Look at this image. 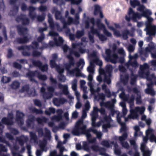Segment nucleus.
Here are the masks:
<instances>
[{
    "instance_id": "26",
    "label": "nucleus",
    "mask_w": 156,
    "mask_h": 156,
    "mask_svg": "<svg viewBox=\"0 0 156 156\" xmlns=\"http://www.w3.org/2000/svg\"><path fill=\"white\" fill-rule=\"evenodd\" d=\"M145 93L148 94H150L152 96H154L156 93L154 89L147 88L144 90Z\"/></svg>"
},
{
    "instance_id": "15",
    "label": "nucleus",
    "mask_w": 156,
    "mask_h": 156,
    "mask_svg": "<svg viewBox=\"0 0 156 156\" xmlns=\"http://www.w3.org/2000/svg\"><path fill=\"white\" fill-rule=\"evenodd\" d=\"M48 21L49 24L50 26L51 29L53 28L55 26L56 28L58 31H61V30L59 29V26L58 23H56L54 24L53 23V21L51 15L50 14L48 15Z\"/></svg>"
},
{
    "instance_id": "51",
    "label": "nucleus",
    "mask_w": 156,
    "mask_h": 156,
    "mask_svg": "<svg viewBox=\"0 0 156 156\" xmlns=\"http://www.w3.org/2000/svg\"><path fill=\"white\" fill-rule=\"evenodd\" d=\"M32 45L33 46H30L28 48V49L30 50L31 49H33L34 48H37L38 47V44L36 42H33L32 44Z\"/></svg>"
},
{
    "instance_id": "4",
    "label": "nucleus",
    "mask_w": 156,
    "mask_h": 156,
    "mask_svg": "<svg viewBox=\"0 0 156 156\" xmlns=\"http://www.w3.org/2000/svg\"><path fill=\"white\" fill-rule=\"evenodd\" d=\"M117 47L115 44H113L110 46V49H107L105 50V53L107 55V60L113 63H115L118 61L121 63L123 62L124 61L123 58L120 59L117 55L115 53Z\"/></svg>"
},
{
    "instance_id": "38",
    "label": "nucleus",
    "mask_w": 156,
    "mask_h": 156,
    "mask_svg": "<svg viewBox=\"0 0 156 156\" xmlns=\"http://www.w3.org/2000/svg\"><path fill=\"white\" fill-rule=\"evenodd\" d=\"M134 99L135 96L133 94H132L130 97L127 98V100L129 103L133 104Z\"/></svg>"
},
{
    "instance_id": "48",
    "label": "nucleus",
    "mask_w": 156,
    "mask_h": 156,
    "mask_svg": "<svg viewBox=\"0 0 156 156\" xmlns=\"http://www.w3.org/2000/svg\"><path fill=\"white\" fill-rule=\"evenodd\" d=\"M121 144L122 147L126 149H128L129 147V145L127 142H122L121 143Z\"/></svg>"
},
{
    "instance_id": "62",
    "label": "nucleus",
    "mask_w": 156,
    "mask_h": 156,
    "mask_svg": "<svg viewBox=\"0 0 156 156\" xmlns=\"http://www.w3.org/2000/svg\"><path fill=\"white\" fill-rule=\"evenodd\" d=\"M42 150L37 149L36 152V156H41L42 155L43 151Z\"/></svg>"
},
{
    "instance_id": "44",
    "label": "nucleus",
    "mask_w": 156,
    "mask_h": 156,
    "mask_svg": "<svg viewBox=\"0 0 156 156\" xmlns=\"http://www.w3.org/2000/svg\"><path fill=\"white\" fill-rule=\"evenodd\" d=\"M67 1H70L72 4H78L82 2V0H65Z\"/></svg>"
},
{
    "instance_id": "63",
    "label": "nucleus",
    "mask_w": 156,
    "mask_h": 156,
    "mask_svg": "<svg viewBox=\"0 0 156 156\" xmlns=\"http://www.w3.org/2000/svg\"><path fill=\"white\" fill-rule=\"evenodd\" d=\"M5 135L6 137L9 140H13L14 139L13 136L9 133H6Z\"/></svg>"
},
{
    "instance_id": "1",
    "label": "nucleus",
    "mask_w": 156,
    "mask_h": 156,
    "mask_svg": "<svg viewBox=\"0 0 156 156\" xmlns=\"http://www.w3.org/2000/svg\"><path fill=\"white\" fill-rule=\"evenodd\" d=\"M81 41L82 43L81 45L73 43L72 49L69 48L66 44L63 45L62 47L64 52L66 53L67 51L69 52V54L67 55V58L69 60V64L65 65L64 66L66 69L67 70V74L69 77H85V75L80 72L78 68L81 66V68H83L85 64V62L84 60L83 59H80L79 61L77 63V67L71 70H69L70 68L73 66L74 65L73 55H74L76 57H79L80 55L79 52L74 51V49L77 48L78 46H82L83 44L85 45V44L87 41L86 38L85 37L83 38Z\"/></svg>"
},
{
    "instance_id": "5",
    "label": "nucleus",
    "mask_w": 156,
    "mask_h": 156,
    "mask_svg": "<svg viewBox=\"0 0 156 156\" xmlns=\"http://www.w3.org/2000/svg\"><path fill=\"white\" fill-rule=\"evenodd\" d=\"M52 12H55V17L56 19H60L61 21L63 23V27L64 28L66 27L67 26H69L72 24H78L79 23V15L78 14H76L75 16V19L70 17H68L67 21H65L64 19L62 17L61 15L60 12L57 11L56 8H54L52 10Z\"/></svg>"
},
{
    "instance_id": "22",
    "label": "nucleus",
    "mask_w": 156,
    "mask_h": 156,
    "mask_svg": "<svg viewBox=\"0 0 156 156\" xmlns=\"http://www.w3.org/2000/svg\"><path fill=\"white\" fill-rule=\"evenodd\" d=\"M29 74L27 75V77H38V78H46L45 76L41 75L37 71H36L34 72H30Z\"/></svg>"
},
{
    "instance_id": "45",
    "label": "nucleus",
    "mask_w": 156,
    "mask_h": 156,
    "mask_svg": "<svg viewBox=\"0 0 156 156\" xmlns=\"http://www.w3.org/2000/svg\"><path fill=\"white\" fill-rule=\"evenodd\" d=\"M100 147L98 146L95 145H92L91 146V149L92 150L94 151L97 152L99 151Z\"/></svg>"
},
{
    "instance_id": "13",
    "label": "nucleus",
    "mask_w": 156,
    "mask_h": 156,
    "mask_svg": "<svg viewBox=\"0 0 156 156\" xmlns=\"http://www.w3.org/2000/svg\"><path fill=\"white\" fill-rule=\"evenodd\" d=\"M24 116V114L21 112L19 111H17L16 114V121L19 124L23 125V118Z\"/></svg>"
},
{
    "instance_id": "14",
    "label": "nucleus",
    "mask_w": 156,
    "mask_h": 156,
    "mask_svg": "<svg viewBox=\"0 0 156 156\" xmlns=\"http://www.w3.org/2000/svg\"><path fill=\"white\" fill-rule=\"evenodd\" d=\"M97 24L99 29L103 30V32L108 37H111L112 36V34L106 29L105 25L101 23L99 20H97Z\"/></svg>"
},
{
    "instance_id": "43",
    "label": "nucleus",
    "mask_w": 156,
    "mask_h": 156,
    "mask_svg": "<svg viewBox=\"0 0 156 156\" xmlns=\"http://www.w3.org/2000/svg\"><path fill=\"white\" fill-rule=\"evenodd\" d=\"M149 140L151 142H155L156 143V136L154 134H152L150 135Z\"/></svg>"
},
{
    "instance_id": "37",
    "label": "nucleus",
    "mask_w": 156,
    "mask_h": 156,
    "mask_svg": "<svg viewBox=\"0 0 156 156\" xmlns=\"http://www.w3.org/2000/svg\"><path fill=\"white\" fill-rule=\"evenodd\" d=\"M33 101L34 105L36 106L40 107L42 106V104L41 102L38 99H36L34 100Z\"/></svg>"
},
{
    "instance_id": "12",
    "label": "nucleus",
    "mask_w": 156,
    "mask_h": 156,
    "mask_svg": "<svg viewBox=\"0 0 156 156\" xmlns=\"http://www.w3.org/2000/svg\"><path fill=\"white\" fill-rule=\"evenodd\" d=\"M138 57L137 54H135L133 56H132L129 54V60L128 64V66H129L130 65L134 67L138 66L137 63L135 59Z\"/></svg>"
},
{
    "instance_id": "18",
    "label": "nucleus",
    "mask_w": 156,
    "mask_h": 156,
    "mask_svg": "<svg viewBox=\"0 0 156 156\" xmlns=\"http://www.w3.org/2000/svg\"><path fill=\"white\" fill-rule=\"evenodd\" d=\"M90 132L88 130L86 132L85 135H86L87 140L89 143L93 144L95 143L96 142V138L94 137L91 138L92 135L90 133Z\"/></svg>"
},
{
    "instance_id": "41",
    "label": "nucleus",
    "mask_w": 156,
    "mask_h": 156,
    "mask_svg": "<svg viewBox=\"0 0 156 156\" xmlns=\"http://www.w3.org/2000/svg\"><path fill=\"white\" fill-rule=\"evenodd\" d=\"M62 92L63 93L66 95H67L69 94V92L68 90V86L66 85H65V87L62 89Z\"/></svg>"
},
{
    "instance_id": "30",
    "label": "nucleus",
    "mask_w": 156,
    "mask_h": 156,
    "mask_svg": "<svg viewBox=\"0 0 156 156\" xmlns=\"http://www.w3.org/2000/svg\"><path fill=\"white\" fill-rule=\"evenodd\" d=\"M128 137V134L126 132H124L121 136L119 137V140L121 143L124 142V141Z\"/></svg>"
},
{
    "instance_id": "60",
    "label": "nucleus",
    "mask_w": 156,
    "mask_h": 156,
    "mask_svg": "<svg viewBox=\"0 0 156 156\" xmlns=\"http://www.w3.org/2000/svg\"><path fill=\"white\" fill-rule=\"evenodd\" d=\"M47 90L48 92L53 94V92L54 91L55 89L53 87L50 86L48 87Z\"/></svg>"
},
{
    "instance_id": "20",
    "label": "nucleus",
    "mask_w": 156,
    "mask_h": 156,
    "mask_svg": "<svg viewBox=\"0 0 156 156\" xmlns=\"http://www.w3.org/2000/svg\"><path fill=\"white\" fill-rule=\"evenodd\" d=\"M1 122L2 124L8 126L12 125L14 122L13 120H11L6 117H3L1 119Z\"/></svg>"
},
{
    "instance_id": "56",
    "label": "nucleus",
    "mask_w": 156,
    "mask_h": 156,
    "mask_svg": "<svg viewBox=\"0 0 156 156\" xmlns=\"http://www.w3.org/2000/svg\"><path fill=\"white\" fill-rule=\"evenodd\" d=\"M105 21L106 24H107L108 27V28L110 30H112L113 31V32L115 31V28L112 26H110L109 25V23L107 21V20L106 19H105Z\"/></svg>"
},
{
    "instance_id": "7",
    "label": "nucleus",
    "mask_w": 156,
    "mask_h": 156,
    "mask_svg": "<svg viewBox=\"0 0 156 156\" xmlns=\"http://www.w3.org/2000/svg\"><path fill=\"white\" fill-rule=\"evenodd\" d=\"M146 27L144 30L147 31V34H148L149 36L146 39L147 42H150L152 39V37L151 35H154L156 33V27L150 23H146Z\"/></svg>"
},
{
    "instance_id": "42",
    "label": "nucleus",
    "mask_w": 156,
    "mask_h": 156,
    "mask_svg": "<svg viewBox=\"0 0 156 156\" xmlns=\"http://www.w3.org/2000/svg\"><path fill=\"white\" fill-rule=\"evenodd\" d=\"M90 108V103L89 101H87L84 105V109L83 110H85L86 111H88Z\"/></svg>"
},
{
    "instance_id": "24",
    "label": "nucleus",
    "mask_w": 156,
    "mask_h": 156,
    "mask_svg": "<svg viewBox=\"0 0 156 156\" xmlns=\"http://www.w3.org/2000/svg\"><path fill=\"white\" fill-rule=\"evenodd\" d=\"M94 14L95 15H96L98 13H100V17L101 18H103V16L101 12V8L100 6L98 5H94Z\"/></svg>"
},
{
    "instance_id": "8",
    "label": "nucleus",
    "mask_w": 156,
    "mask_h": 156,
    "mask_svg": "<svg viewBox=\"0 0 156 156\" xmlns=\"http://www.w3.org/2000/svg\"><path fill=\"white\" fill-rule=\"evenodd\" d=\"M49 35L52 37L54 41V43H53L51 41H50L49 44L51 46H59L60 45V44L63 43V39L60 37H58V41H57V38L58 37V34L56 32H54L53 31H51L49 32Z\"/></svg>"
},
{
    "instance_id": "19",
    "label": "nucleus",
    "mask_w": 156,
    "mask_h": 156,
    "mask_svg": "<svg viewBox=\"0 0 156 156\" xmlns=\"http://www.w3.org/2000/svg\"><path fill=\"white\" fill-rule=\"evenodd\" d=\"M57 115H54L52 117V119L58 121L61 120L62 119V114L63 113V111L62 109H58L56 111Z\"/></svg>"
},
{
    "instance_id": "27",
    "label": "nucleus",
    "mask_w": 156,
    "mask_h": 156,
    "mask_svg": "<svg viewBox=\"0 0 156 156\" xmlns=\"http://www.w3.org/2000/svg\"><path fill=\"white\" fill-rule=\"evenodd\" d=\"M20 85V83L16 81H13L11 85V87L14 89L18 88Z\"/></svg>"
},
{
    "instance_id": "59",
    "label": "nucleus",
    "mask_w": 156,
    "mask_h": 156,
    "mask_svg": "<svg viewBox=\"0 0 156 156\" xmlns=\"http://www.w3.org/2000/svg\"><path fill=\"white\" fill-rule=\"evenodd\" d=\"M127 49L129 53H130L134 51V47L132 45H129Z\"/></svg>"
},
{
    "instance_id": "29",
    "label": "nucleus",
    "mask_w": 156,
    "mask_h": 156,
    "mask_svg": "<svg viewBox=\"0 0 156 156\" xmlns=\"http://www.w3.org/2000/svg\"><path fill=\"white\" fill-rule=\"evenodd\" d=\"M48 119L47 118L43 117L42 118L38 117L36 119V120L38 124H42L43 122L46 123Z\"/></svg>"
},
{
    "instance_id": "25",
    "label": "nucleus",
    "mask_w": 156,
    "mask_h": 156,
    "mask_svg": "<svg viewBox=\"0 0 156 156\" xmlns=\"http://www.w3.org/2000/svg\"><path fill=\"white\" fill-rule=\"evenodd\" d=\"M155 47L154 44L152 42H150L148 44V47L145 48V51L147 52H151L152 50L154 49Z\"/></svg>"
},
{
    "instance_id": "39",
    "label": "nucleus",
    "mask_w": 156,
    "mask_h": 156,
    "mask_svg": "<svg viewBox=\"0 0 156 156\" xmlns=\"http://www.w3.org/2000/svg\"><path fill=\"white\" fill-rule=\"evenodd\" d=\"M100 154L102 155L106 156L107 154L105 153V149L103 147H100L99 149Z\"/></svg>"
},
{
    "instance_id": "6",
    "label": "nucleus",
    "mask_w": 156,
    "mask_h": 156,
    "mask_svg": "<svg viewBox=\"0 0 156 156\" xmlns=\"http://www.w3.org/2000/svg\"><path fill=\"white\" fill-rule=\"evenodd\" d=\"M85 27L88 28L90 27L91 31L93 34H95L98 36L99 39L101 41H104L106 39V37L102 34H99V30L93 29V26L94 24V22L93 18H87V20L85 22Z\"/></svg>"
},
{
    "instance_id": "21",
    "label": "nucleus",
    "mask_w": 156,
    "mask_h": 156,
    "mask_svg": "<svg viewBox=\"0 0 156 156\" xmlns=\"http://www.w3.org/2000/svg\"><path fill=\"white\" fill-rule=\"evenodd\" d=\"M88 130L90 132H92L94 134H95L96 135V138L100 139L101 138L102 133L101 132H98V130L94 128L90 127L88 129Z\"/></svg>"
},
{
    "instance_id": "64",
    "label": "nucleus",
    "mask_w": 156,
    "mask_h": 156,
    "mask_svg": "<svg viewBox=\"0 0 156 156\" xmlns=\"http://www.w3.org/2000/svg\"><path fill=\"white\" fill-rule=\"evenodd\" d=\"M46 146V144L43 142L40 143L39 144V146L40 147L42 151H44V148Z\"/></svg>"
},
{
    "instance_id": "32",
    "label": "nucleus",
    "mask_w": 156,
    "mask_h": 156,
    "mask_svg": "<svg viewBox=\"0 0 156 156\" xmlns=\"http://www.w3.org/2000/svg\"><path fill=\"white\" fill-rule=\"evenodd\" d=\"M43 98L45 99H48L52 98L53 96V94H52L49 92H44L43 94Z\"/></svg>"
},
{
    "instance_id": "52",
    "label": "nucleus",
    "mask_w": 156,
    "mask_h": 156,
    "mask_svg": "<svg viewBox=\"0 0 156 156\" xmlns=\"http://www.w3.org/2000/svg\"><path fill=\"white\" fill-rule=\"evenodd\" d=\"M98 81H100L103 80H104L106 82V83L108 84H110L111 82V79H97Z\"/></svg>"
},
{
    "instance_id": "16",
    "label": "nucleus",
    "mask_w": 156,
    "mask_h": 156,
    "mask_svg": "<svg viewBox=\"0 0 156 156\" xmlns=\"http://www.w3.org/2000/svg\"><path fill=\"white\" fill-rule=\"evenodd\" d=\"M66 101V100L64 98H55L53 99L54 104L57 106L64 104Z\"/></svg>"
},
{
    "instance_id": "55",
    "label": "nucleus",
    "mask_w": 156,
    "mask_h": 156,
    "mask_svg": "<svg viewBox=\"0 0 156 156\" xmlns=\"http://www.w3.org/2000/svg\"><path fill=\"white\" fill-rule=\"evenodd\" d=\"M28 38L25 37L23 39H20L18 40V42L20 43H24L27 42L28 41Z\"/></svg>"
},
{
    "instance_id": "40",
    "label": "nucleus",
    "mask_w": 156,
    "mask_h": 156,
    "mask_svg": "<svg viewBox=\"0 0 156 156\" xmlns=\"http://www.w3.org/2000/svg\"><path fill=\"white\" fill-rule=\"evenodd\" d=\"M22 90L23 92L26 91L28 92L30 90V87L28 85H26L23 86L22 88Z\"/></svg>"
},
{
    "instance_id": "31",
    "label": "nucleus",
    "mask_w": 156,
    "mask_h": 156,
    "mask_svg": "<svg viewBox=\"0 0 156 156\" xmlns=\"http://www.w3.org/2000/svg\"><path fill=\"white\" fill-rule=\"evenodd\" d=\"M101 106H104L106 108H111L112 106V104L110 101H107L105 103L101 102L100 103Z\"/></svg>"
},
{
    "instance_id": "46",
    "label": "nucleus",
    "mask_w": 156,
    "mask_h": 156,
    "mask_svg": "<svg viewBox=\"0 0 156 156\" xmlns=\"http://www.w3.org/2000/svg\"><path fill=\"white\" fill-rule=\"evenodd\" d=\"M83 148L85 151H88L89 150V148L87 143L86 142L83 143Z\"/></svg>"
},
{
    "instance_id": "36",
    "label": "nucleus",
    "mask_w": 156,
    "mask_h": 156,
    "mask_svg": "<svg viewBox=\"0 0 156 156\" xmlns=\"http://www.w3.org/2000/svg\"><path fill=\"white\" fill-rule=\"evenodd\" d=\"M130 4L132 6L135 7L140 4V2L137 0H130Z\"/></svg>"
},
{
    "instance_id": "11",
    "label": "nucleus",
    "mask_w": 156,
    "mask_h": 156,
    "mask_svg": "<svg viewBox=\"0 0 156 156\" xmlns=\"http://www.w3.org/2000/svg\"><path fill=\"white\" fill-rule=\"evenodd\" d=\"M145 110V108L144 107L142 106L141 107H136L134 109H132L130 110V112L134 115L135 118L137 119L139 115L137 113L138 112L142 114L144 113Z\"/></svg>"
},
{
    "instance_id": "23",
    "label": "nucleus",
    "mask_w": 156,
    "mask_h": 156,
    "mask_svg": "<svg viewBox=\"0 0 156 156\" xmlns=\"http://www.w3.org/2000/svg\"><path fill=\"white\" fill-rule=\"evenodd\" d=\"M33 64L39 67H41V69L43 71H45L47 70L48 65H45L41 67V62L39 61H34Z\"/></svg>"
},
{
    "instance_id": "49",
    "label": "nucleus",
    "mask_w": 156,
    "mask_h": 156,
    "mask_svg": "<svg viewBox=\"0 0 156 156\" xmlns=\"http://www.w3.org/2000/svg\"><path fill=\"white\" fill-rule=\"evenodd\" d=\"M118 52L120 55L124 56L125 55V51L122 48H120L118 49Z\"/></svg>"
},
{
    "instance_id": "10",
    "label": "nucleus",
    "mask_w": 156,
    "mask_h": 156,
    "mask_svg": "<svg viewBox=\"0 0 156 156\" xmlns=\"http://www.w3.org/2000/svg\"><path fill=\"white\" fill-rule=\"evenodd\" d=\"M57 55L56 54H53L52 56L53 59L50 61V65L52 68H55L58 73L61 74L64 72V69L60 66H57L55 62V60L57 58Z\"/></svg>"
},
{
    "instance_id": "58",
    "label": "nucleus",
    "mask_w": 156,
    "mask_h": 156,
    "mask_svg": "<svg viewBox=\"0 0 156 156\" xmlns=\"http://www.w3.org/2000/svg\"><path fill=\"white\" fill-rule=\"evenodd\" d=\"M84 34L83 31H77L76 33V36L77 38H80Z\"/></svg>"
},
{
    "instance_id": "53",
    "label": "nucleus",
    "mask_w": 156,
    "mask_h": 156,
    "mask_svg": "<svg viewBox=\"0 0 156 156\" xmlns=\"http://www.w3.org/2000/svg\"><path fill=\"white\" fill-rule=\"evenodd\" d=\"M59 153L58 154V156H62L63 152L65 150V148L63 146L62 147L59 148Z\"/></svg>"
},
{
    "instance_id": "57",
    "label": "nucleus",
    "mask_w": 156,
    "mask_h": 156,
    "mask_svg": "<svg viewBox=\"0 0 156 156\" xmlns=\"http://www.w3.org/2000/svg\"><path fill=\"white\" fill-rule=\"evenodd\" d=\"M83 121L82 120H78L76 123L75 126H77L79 127H81V125H83Z\"/></svg>"
},
{
    "instance_id": "50",
    "label": "nucleus",
    "mask_w": 156,
    "mask_h": 156,
    "mask_svg": "<svg viewBox=\"0 0 156 156\" xmlns=\"http://www.w3.org/2000/svg\"><path fill=\"white\" fill-rule=\"evenodd\" d=\"M30 136L31 140H35L37 138V136L35 133L30 132Z\"/></svg>"
},
{
    "instance_id": "61",
    "label": "nucleus",
    "mask_w": 156,
    "mask_h": 156,
    "mask_svg": "<svg viewBox=\"0 0 156 156\" xmlns=\"http://www.w3.org/2000/svg\"><path fill=\"white\" fill-rule=\"evenodd\" d=\"M30 94L32 96H35L36 95V92L35 89L34 88L31 89Z\"/></svg>"
},
{
    "instance_id": "34",
    "label": "nucleus",
    "mask_w": 156,
    "mask_h": 156,
    "mask_svg": "<svg viewBox=\"0 0 156 156\" xmlns=\"http://www.w3.org/2000/svg\"><path fill=\"white\" fill-rule=\"evenodd\" d=\"M32 112L36 114H42L43 113V111L42 109H37L35 108H33L31 109Z\"/></svg>"
},
{
    "instance_id": "17",
    "label": "nucleus",
    "mask_w": 156,
    "mask_h": 156,
    "mask_svg": "<svg viewBox=\"0 0 156 156\" xmlns=\"http://www.w3.org/2000/svg\"><path fill=\"white\" fill-rule=\"evenodd\" d=\"M129 32L128 30H126L124 33H123L122 35L121 36L120 33L119 31L115 30L114 32V35L117 37H121L124 39H126L128 38L127 35L129 34Z\"/></svg>"
},
{
    "instance_id": "2",
    "label": "nucleus",
    "mask_w": 156,
    "mask_h": 156,
    "mask_svg": "<svg viewBox=\"0 0 156 156\" xmlns=\"http://www.w3.org/2000/svg\"><path fill=\"white\" fill-rule=\"evenodd\" d=\"M90 56L94 58V59L90 62V66L87 68V70L89 72L88 78H92L94 74V63H96L100 66L98 71L99 76L97 78H107L112 77V67L111 65H107L106 67V73L104 70L101 68L102 65V61L97 57L96 52H94L90 55Z\"/></svg>"
},
{
    "instance_id": "33",
    "label": "nucleus",
    "mask_w": 156,
    "mask_h": 156,
    "mask_svg": "<svg viewBox=\"0 0 156 156\" xmlns=\"http://www.w3.org/2000/svg\"><path fill=\"white\" fill-rule=\"evenodd\" d=\"M45 134L44 136L48 140H50L51 138V132L47 128H45L44 129Z\"/></svg>"
},
{
    "instance_id": "35",
    "label": "nucleus",
    "mask_w": 156,
    "mask_h": 156,
    "mask_svg": "<svg viewBox=\"0 0 156 156\" xmlns=\"http://www.w3.org/2000/svg\"><path fill=\"white\" fill-rule=\"evenodd\" d=\"M8 129L11 133L14 135H17L19 133V131L17 129L15 128L12 127H9Z\"/></svg>"
},
{
    "instance_id": "54",
    "label": "nucleus",
    "mask_w": 156,
    "mask_h": 156,
    "mask_svg": "<svg viewBox=\"0 0 156 156\" xmlns=\"http://www.w3.org/2000/svg\"><path fill=\"white\" fill-rule=\"evenodd\" d=\"M134 116V115L130 113V114L127 117L125 118V121L126 122L128 121L129 119H136V118H135Z\"/></svg>"
},
{
    "instance_id": "47",
    "label": "nucleus",
    "mask_w": 156,
    "mask_h": 156,
    "mask_svg": "<svg viewBox=\"0 0 156 156\" xmlns=\"http://www.w3.org/2000/svg\"><path fill=\"white\" fill-rule=\"evenodd\" d=\"M151 151L149 150H146V151L143 152V155L144 156H151Z\"/></svg>"
},
{
    "instance_id": "9",
    "label": "nucleus",
    "mask_w": 156,
    "mask_h": 156,
    "mask_svg": "<svg viewBox=\"0 0 156 156\" xmlns=\"http://www.w3.org/2000/svg\"><path fill=\"white\" fill-rule=\"evenodd\" d=\"M87 126L85 125H83L81 127L75 126L74 128L72 130V134L78 136L80 134L85 135L87 132L88 130V129H86Z\"/></svg>"
},
{
    "instance_id": "28",
    "label": "nucleus",
    "mask_w": 156,
    "mask_h": 156,
    "mask_svg": "<svg viewBox=\"0 0 156 156\" xmlns=\"http://www.w3.org/2000/svg\"><path fill=\"white\" fill-rule=\"evenodd\" d=\"M148 66L147 64H144V65L140 67V72L142 74H144L145 72L148 69Z\"/></svg>"
},
{
    "instance_id": "3",
    "label": "nucleus",
    "mask_w": 156,
    "mask_h": 156,
    "mask_svg": "<svg viewBox=\"0 0 156 156\" xmlns=\"http://www.w3.org/2000/svg\"><path fill=\"white\" fill-rule=\"evenodd\" d=\"M137 9L141 13V14L138 12H135L131 8L129 9L128 11V14L129 17H128L127 16H126V19L127 21H130L131 19L133 21L136 22L137 20L141 19L143 16L147 18L148 23H150L153 21V19L149 16L152 14V12L150 10L145 9V7L143 5L139 6Z\"/></svg>"
}]
</instances>
